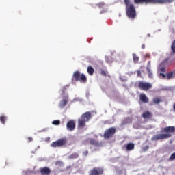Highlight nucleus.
<instances>
[{
  "label": "nucleus",
  "mask_w": 175,
  "mask_h": 175,
  "mask_svg": "<svg viewBox=\"0 0 175 175\" xmlns=\"http://www.w3.org/2000/svg\"><path fill=\"white\" fill-rule=\"evenodd\" d=\"M150 148V146H146L143 148V151H147Z\"/></svg>",
  "instance_id": "33"
},
{
  "label": "nucleus",
  "mask_w": 175,
  "mask_h": 175,
  "mask_svg": "<svg viewBox=\"0 0 175 175\" xmlns=\"http://www.w3.org/2000/svg\"><path fill=\"white\" fill-rule=\"evenodd\" d=\"M0 121L2 124H5V121H6V116H0Z\"/></svg>",
  "instance_id": "26"
},
{
  "label": "nucleus",
  "mask_w": 175,
  "mask_h": 175,
  "mask_svg": "<svg viewBox=\"0 0 175 175\" xmlns=\"http://www.w3.org/2000/svg\"><path fill=\"white\" fill-rule=\"evenodd\" d=\"M103 174V169L101 167H94L91 171L89 175H102Z\"/></svg>",
  "instance_id": "9"
},
{
  "label": "nucleus",
  "mask_w": 175,
  "mask_h": 175,
  "mask_svg": "<svg viewBox=\"0 0 175 175\" xmlns=\"http://www.w3.org/2000/svg\"><path fill=\"white\" fill-rule=\"evenodd\" d=\"M172 2L173 0H134L135 5H140L142 3H145V5L148 3L165 5V3H172Z\"/></svg>",
  "instance_id": "3"
},
{
  "label": "nucleus",
  "mask_w": 175,
  "mask_h": 175,
  "mask_svg": "<svg viewBox=\"0 0 175 175\" xmlns=\"http://www.w3.org/2000/svg\"><path fill=\"white\" fill-rule=\"evenodd\" d=\"M68 96H66L64 98L62 101H60L59 107H61V109H64V107L66 106L68 103Z\"/></svg>",
  "instance_id": "14"
},
{
  "label": "nucleus",
  "mask_w": 175,
  "mask_h": 175,
  "mask_svg": "<svg viewBox=\"0 0 175 175\" xmlns=\"http://www.w3.org/2000/svg\"><path fill=\"white\" fill-rule=\"evenodd\" d=\"M122 125H125V120L122 122Z\"/></svg>",
  "instance_id": "39"
},
{
  "label": "nucleus",
  "mask_w": 175,
  "mask_h": 175,
  "mask_svg": "<svg viewBox=\"0 0 175 175\" xmlns=\"http://www.w3.org/2000/svg\"><path fill=\"white\" fill-rule=\"evenodd\" d=\"M172 77H174V72L173 71L167 74V79L170 80Z\"/></svg>",
  "instance_id": "21"
},
{
  "label": "nucleus",
  "mask_w": 175,
  "mask_h": 175,
  "mask_svg": "<svg viewBox=\"0 0 175 175\" xmlns=\"http://www.w3.org/2000/svg\"><path fill=\"white\" fill-rule=\"evenodd\" d=\"M27 140H28V143H31V142H32L33 140V139L31 137H29L27 138Z\"/></svg>",
  "instance_id": "34"
},
{
  "label": "nucleus",
  "mask_w": 175,
  "mask_h": 175,
  "mask_svg": "<svg viewBox=\"0 0 175 175\" xmlns=\"http://www.w3.org/2000/svg\"><path fill=\"white\" fill-rule=\"evenodd\" d=\"M137 76L138 77H142V71L140 70H137Z\"/></svg>",
  "instance_id": "31"
},
{
  "label": "nucleus",
  "mask_w": 175,
  "mask_h": 175,
  "mask_svg": "<svg viewBox=\"0 0 175 175\" xmlns=\"http://www.w3.org/2000/svg\"><path fill=\"white\" fill-rule=\"evenodd\" d=\"M175 160V152L172 153L169 158V161H174Z\"/></svg>",
  "instance_id": "28"
},
{
  "label": "nucleus",
  "mask_w": 175,
  "mask_h": 175,
  "mask_svg": "<svg viewBox=\"0 0 175 175\" xmlns=\"http://www.w3.org/2000/svg\"><path fill=\"white\" fill-rule=\"evenodd\" d=\"M159 75H160V76H162V77H163V79H165V77H166V75H165V74L162 73V72H161V73L159 74Z\"/></svg>",
  "instance_id": "36"
},
{
  "label": "nucleus",
  "mask_w": 175,
  "mask_h": 175,
  "mask_svg": "<svg viewBox=\"0 0 175 175\" xmlns=\"http://www.w3.org/2000/svg\"><path fill=\"white\" fill-rule=\"evenodd\" d=\"M59 163H61V162L57 161V162L55 163V165H59Z\"/></svg>",
  "instance_id": "40"
},
{
  "label": "nucleus",
  "mask_w": 175,
  "mask_h": 175,
  "mask_svg": "<svg viewBox=\"0 0 175 175\" xmlns=\"http://www.w3.org/2000/svg\"><path fill=\"white\" fill-rule=\"evenodd\" d=\"M133 61L135 64H137L139 62V57L136 55V53H133Z\"/></svg>",
  "instance_id": "22"
},
{
  "label": "nucleus",
  "mask_w": 175,
  "mask_h": 175,
  "mask_svg": "<svg viewBox=\"0 0 175 175\" xmlns=\"http://www.w3.org/2000/svg\"><path fill=\"white\" fill-rule=\"evenodd\" d=\"M142 49H146V45L142 44Z\"/></svg>",
  "instance_id": "38"
},
{
  "label": "nucleus",
  "mask_w": 175,
  "mask_h": 175,
  "mask_svg": "<svg viewBox=\"0 0 175 175\" xmlns=\"http://www.w3.org/2000/svg\"><path fill=\"white\" fill-rule=\"evenodd\" d=\"M92 118V115L91 112L88 111L82 114L80 118L78 119V129H81V128H85V123L88 122Z\"/></svg>",
  "instance_id": "2"
},
{
  "label": "nucleus",
  "mask_w": 175,
  "mask_h": 175,
  "mask_svg": "<svg viewBox=\"0 0 175 175\" xmlns=\"http://www.w3.org/2000/svg\"><path fill=\"white\" fill-rule=\"evenodd\" d=\"M174 72V77H175V69L173 70Z\"/></svg>",
  "instance_id": "41"
},
{
  "label": "nucleus",
  "mask_w": 175,
  "mask_h": 175,
  "mask_svg": "<svg viewBox=\"0 0 175 175\" xmlns=\"http://www.w3.org/2000/svg\"><path fill=\"white\" fill-rule=\"evenodd\" d=\"M105 62H107V64H111L113 62V59L107 56L105 57Z\"/></svg>",
  "instance_id": "25"
},
{
  "label": "nucleus",
  "mask_w": 175,
  "mask_h": 175,
  "mask_svg": "<svg viewBox=\"0 0 175 175\" xmlns=\"http://www.w3.org/2000/svg\"><path fill=\"white\" fill-rule=\"evenodd\" d=\"M66 128L68 131H70L71 132L72 131H75V128H76V122H75V120H69L67 122Z\"/></svg>",
  "instance_id": "10"
},
{
  "label": "nucleus",
  "mask_w": 175,
  "mask_h": 175,
  "mask_svg": "<svg viewBox=\"0 0 175 175\" xmlns=\"http://www.w3.org/2000/svg\"><path fill=\"white\" fill-rule=\"evenodd\" d=\"M87 72H88V73H89V75L90 76H92V75H94V68H92V66H89L88 67Z\"/></svg>",
  "instance_id": "19"
},
{
  "label": "nucleus",
  "mask_w": 175,
  "mask_h": 175,
  "mask_svg": "<svg viewBox=\"0 0 175 175\" xmlns=\"http://www.w3.org/2000/svg\"><path fill=\"white\" fill-rule=\"evenodd\" d=\"M161 132H165L167 133H174L175 132V127L174 126H167L162 129Z\"/></svg>",
  "instance_id": "12"
},
{
  "label": "nucleus",
  "mask_w": 175,
  "mask_h": 175,
  "mask_svg": "<svg viewBox=\"0 0 175 175\" xmlns=\"http://www.w3.org/2000/svg\"><path fill=\"white\" fill-rule=\"evenodd\" d=\"M146 70H147V72H148V77L150 78V79H152V77H153V75H152V72H151V69H150V68H146Z\"/></svg>",
  "instance_id": "23"
},
{
  "label": "nucleus",
  "mask_w": 175,
  "mask_h": 175,
  "mask_svg": "<svg viewBox=\"0 0 175 175\" xmlns=\"http://www.w3.org/2000/svg\"><path fill=\"white\" fill-rule=\"evenodd\" d=\"M53 125H59V124H61V121H59V120H53L52 122Z\"/></svg>",
  "instance_id": "27"
},
{
  "label": "nucleus",
  "mask_w": 175,
  "mask_h": 175,
  "mask_svg": "<svg viewBox=\"0 0 175 175\" xmlns=\"http://www.w3.org/2000/svg\"><path fill=\"white\" fill-rule=\"evenodd\" d=\"M100 73L102 76H105V77L107 76V72L102 69L100 70Z\"/></svg>",
  "instance_id": "29"
},
{
  "label": "nucleus",
  "mask_w": 175,
  "mask_h": 175,
  "mask_svg": "<svg viewBox=\"0 0 175 175\" xmlns=\"http://www.w3.org/2000/svg\"><path fill=\"white\" fill-rule=\"evenodd\" d=\"M138 88L142 91H148L152 88V85L150 83L140 81L138 84Z\"/></svg>",
  "instance_id": "7"
},
{
  "label": "nucleus",
  "mask_w": 175,
  "mask_h": 175,
  "mask_svg": "<svg viewBox=\"0 0 175 175\" xmlns=\"http://www.w3.org/2000/svg\"><path fill=\"white\" fill-rule=\"evenodd\" d=\"M79 157L78 153H72L69 156L70 159H77Z\"/></svg>",
  "instance_id": "20"
},
{
  "label": "nucleus",
  "mask_w": 175,
  "mask_h": 175,
  "mask_svg": "<svg viewBox=\"0 0 175 175\" xmlns=\"http://www.w3.org/2000/svg\"><path fill=\"white\" fill-rule=\"evenodd\" d=\"M139 100L142 102V103H148L149 99L148 97L144 94L142 93L139 94Z\"/></svg>",
  "instance_id": "13"
},
{
  "label": "nucleus",
  "mask_w": 175,
  "mask_h": 175,
  "mask_svg": "<svg viewBox=\"0 0 175 175\" xmlns=\"http://www.w3.org/2000/svg\"><path fill=\"white\" fill-rule=\"evenodd\" d=\"M160 70L161 72H165V70H166V68L165 67H161L160 68Z\"/></svg>",
  "instance_id": "35"
},
{
  "label": "nucleus",
  "mask_w": 175,
  "mask_h": 175,
  "mask_svg": "<svg viewBox=\"0 0 175 175\" xmlns=\"http://www.w3.org/2000/svg\"><path fill=\"white\" fill-rule=\"evenodd\" d=\"M161 102H162V98H161V97H154L153 98V103L155 105H159V103H161Z\"/></svg>",
  "instance_id": "18"
},
{
  "label": "nucleus",
  "mask_w": 175,
  "mask_h": 175,
  "mask_svg": "<svg viewBox=\"0 0 175 175\" xmlns=\"http://www.w3.org/2000/svg\"><path fill=\"white\" fill-rule=\"evenodd\" d=\"M169 137H172V134H157L152 137L151 140H152V142H157L158 140H163V139H169Z\"/></svg>",
  "instance_id": "6"
},
{
  "label": "nucleus",
  "mask_w": 175,
  "mask_h": 175,
  "mask_svg": "<svg viewBox=\"0 0 175 175\" xmlns=\"http://www.w3.org/2000/svg\"><path fill=\"white\" fill-rule=\"evenodd\" d=\"M171 50L173 54H175V40L172 42L171 44Z\"/></svg>",
  "instance_id": "24"
},
{
  "label": "nucleus",
  "mask_w": 175,
  "mask_h": 175,
  "mask_svg": "<svg viewBox=\"0 0 175 175\" xmlns=\"http://www.w3.org/2000/svg\"><path fill=\"white\" fill-rule=\"evenodd\" d=\"M65 144H66V138H62L55 142H53L51 144V147H54L55 148H56V147H64Z\"/></svg>",
  "instance_id": "8"
},
{
  "label": "nucleus",
  "mask_w": 175,
  "mask_h": 175,
  "mask_svg": "<svg viewBox=\"0 0 175 175\" xmlns=\"http://www.w3.org/2000/svg\"><path fill=\"white\" fill-rule=\"evenodd\" d=\"M116 127H110L109 129L105 131L103 134V137L105 140H109V139H111L113 136L116 134Z\"/></svg>",
  "instance_id": "5"
},
{
  "label": "nucleus",
  "mask_w": 175,
  "mask_h": 175,
  "mask_svg": "<svg viewBox=\"0 0 175 175\" xmlns=\"http://www.w3.org/2000/svg\"><path fill=\"white\" fill-rule=\"evenodd\" d=\"M89 143L92 146H95L96 147H99L100 146V144L98 141H96L95 139H90Z\"/></svg>",
  "instance_id": "16"
},
{
  "label": "nucleus",
  "mask_w": 175,
  "mask_h": 175,
  "mask_svg": "<svg viewBox=\"0 0 175 175\" xmlns=\"http://www.w3.org/2000/svg\"><path fill=\"white\" fill-rule=\"evenodd\" d=\"M65 91H66V87H64V88H63V90H62L63 94L65 93Z\"/></svg>",
  "instance_id": "37"
},
{
  "label": "nucleus",
  "mask_w": 175,
  "mask_h": 175,
  "mask_svg": "<svg viewBox=\"0 0 175 175\" xmlns=\"http://www.w3.org/2000/svg\"><path fill=\"white\" fill-rule=\"evenodd\" d=\"M88 150H85L83 152V157H87L88 155Z\"/></svg>",
  "instance_id": "32"
},
{
  "label": "nucleus",
  "mask_w": 175,
  "mask_h": 175,
  "mask_svg": "<svg viewBox=\"0 0 175 175\" xmlns=\"http://www.w3.org/2000/svg\"><path fill=\"white\" fill-rule=\"evenodd\" d=\"M151 113H150L148 111H146L142 115V117H143V118H151Z\"/></svg>",
  "instance_id": "17"
},
{
  "label": "nucleus",
  "mask_w": 175,
  "mask_h": 175,
  "mask_svg": "<svg viewBox=\"0 0 175 175\" xmlns=\"http://www.w3.org/2000/svg\"><path fill=\"white\" fill-rule=\"evenodd\" d=\"M124 147L126 148V151H132L133 150H135V144L129 143Z\"/></svg>",
  "instance_id": "15"
},
{
  "label": "nucleus",
  "mask_w": 175,
  "mask_h": 175,
  "mask_svg": "<svg viewBox=\"0 0 175 175\" xmlns=\"http://www.w3.org/2000/svg\"><path fill=\"white\" fill-rule=\"evenodd\" d=\"M41 175H50L51 170L48 167H44L40 169Z\"/></svg>",
  "instance_id": "11"
},
{
  "label": "nucleus",
  "mask_w": 175,
  "mask_h": 175,
  "mask_svg": "<svg viewBox=\"0 0 175 175\" xmlns=\"http://www.w3.org/2000/svg\"><path fill=\"white\" fill-rule=\"evenodd\" d=\"M72 79L75 81H80L81 83H87V77L84 74H80V72L75 71L72 75Z\"/></svg>",
  "instance_id": "4"
},
{
  "label": "nucleus",
  "mask_w": 175,
  "mask_h": 175,
  "mask_svg": "<svg viewBox=\"0 0 175 175\" xmlns=\"http://www.w3.org/2000/svg\"><path fill=\"white\" fill-rule=\"evenodd\" d=\"M97 6L99 7L100 8H104L105 7V3H103V2L98 3L97 4Z\"/></svg>",
  "instance_id": "30"
},
{
  "label": "nucleus",
  "mask_w": 175,
  "mask_h": 175,
  "mask_svg": "<svg viewBox=\"0 0 175 175\" xmlns=\"http://www.w3.org/2000/svg\"><path fill=\"white\" fill-rule=\"evenodd\" d=\"M124 3L127 17L131 18V20L136 18V8L133 3H131V0H124Z\"/></svg>",
  "instance_id": "1"
}]
</instances>
